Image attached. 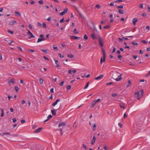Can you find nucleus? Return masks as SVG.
I'll return each instance as SVG.
<instances>
[{"instance_id": "obj_1", "label": "nucleus", "mask_w": 150, "mask_h": 150, "mask_svg": "<svg viewBox=\"0 0 150 150\" xmlns=\"http://www.w3.org/2000/svg\"><path fill=\"white\" fill-rule=\"evenodd\" d=\"M120 74L117 71H115L112 74V76L113 79L116 81H119L121 80L122 78L121 76L122 74L120 75H118Z\"/></svg>"}, {"instance_id": "obj_2", "label": "nucleus", "mask_w": 150, "mask_h": 150, "mask_svg": "<svg viewBox=\"0 0 150 150\" xmlns=\"http://www.w3.org/2000/svg\"><path fill=\"white\" fill-rule=\"evenodd\" d=\"M144 93V91L143 90H140L139 92L137 91L135 93V95H137V98L138 99H139L141 97H142Z\"/></svg>"}, {"instance_id": "obj_3", "label": "nucleus", "mask_w": 150, "mask_h": 150, "mask_svg": "<svg viewBox=\"0 0 150 150\" xmlns=\"http://www.w3.org/2000/svg\"><path fill=\"white\" fill-rule=\"evenodd\" d=\"M102 51L103 53V59H102V58L101 57L100 59V63L102 64V62H104L105 61V58L106 57V53L105 51L104 50L103 48L102 49Z\"/></svg>"}, {"instance_id": "obj_4", "label": "nucleus", "mask_w": 150, "mask_h": 150, "mask_svg": "<svg viewBox=\"0 0 150 150\" xmlns=\"http://www.w3.org/2000/svg\"><path fill=\"white\" fill-rule=\"evenodd\" d=\"M98 40L99 42V43L100 44V47H102L103 46V43L101 38L100 37H99L98 38Z\"/></svg>"}, {"instance_id": "obj_5", "label": "nucleus", "mask_w": 150, "mask_h": 150, "mask_svg": "<svg viewBox=\"0 0 150 150\" xmlns=\"http://www.w3.org/2000/svg\"><path fill=\"white\" fill-rule=\"evenodd\" d=\"M60 106L59 107H58V108H57V109H56L55 110H54V109L52 110H51V113L53 115H56V110H58L60 108Z\"/></svg>"}, {"instance_id": "obj_6", "label": "nucleus", "mask_w": 150, "mask_h": 150, "mask_svg": "<svg viewBox=\"0 0 150 150\" xmlns=\"http://www.w3.org/2000/svg\"><path fill=\"white\" fill-rule=\"evenodd\" d=\"M68 9L67 8L66 9L64 10V11L60 13H59V15L60 16H63L66 13H67L68 12Z\"/></svg>"}, {"instance_id": "obj_7", "label": "nucleus", "mask_w": 150, "mask_h": 150, "mask_svg": "<svg viewBox=\"0 0 150 150\" xmlns=\"http://www.w3.org/2000/svg\"><path fill=\"white\" fill-rule=\"evenodd\" d=\"M28 34L30 35V37L29 38V39H30L31 38H34L35 37V36L33 35V34L31 32H30L29 30H28Z\"/></svg>"}, {"instance_id": "obj_8", "label": "nucleus", "mask_w": 150, "mask_h": 150, "mask_svg": "<svg viewBox=\"0 0 150 150\" xmlns=\"http://www.w3.org/2000/svg\"><path fill=\"white\" fill-rule=\"evenodd\" d=\"M138 21V19L137 18H134L132 20V23L133 24L135 25H136V22Z\"/></svg>"}, {"instance_id": "obj_9", "label": "nucleus", "mask_w": 150, "mask_h": 150, "mask_svg": "<svg viewBox=\"0 0 150 150\" xmlns=\"http://www.w3.org/2000/svg\"><path fill=\"white\" fill-rule=\"evenodd\" d=\"M43 128L42 127H40L37 129H36L34 132V133H37L40 132L42 129Z\"/></svg>"}, {"instance_id": "obj_10", "label": "nucleus", "mask_w": 150, "mask_h": 150, "mask_svg": "<svg viewBox=\"0 0 150 150\" xmlns=\"http://www.w3.org/2000/svg\"><path fill=\"white\" fill-rule=\"evenodd\" d=\"M17 24V21L15 20H13L10 21V25H13Z\"/></svg>"}, {"instance_id": "obj_11", "label": "nucleus", "mask_w": 150, "mask_h": 150, "mask_svg": "<svg viewBox=\"0 0 150 150\" xmlns=\"http://www.w3.org/2000/svg\"><path fill=\"white\" fill-rule=\"evenodd\" d=\"M90 125L93 127V130L94 131L96 129V126L95 124H92V125L91 124V122H89Z\"/></svg>"}, {"instance_id": "obj_12", "label": "nucleus", "mask_w": 150, "mask_h": 150, "mask_svg": "<svg viewBox=\"0 0 150 150\" xmlns=\"http://www.w3.org/2000/svg\"><path fill=\"white\" fill-rule=\"evenodd\" d=\"M103 77V75L101 74L100 75L96 78H95V79L96 80H98L102 78Z\"/></svg>"}, {"instance_id": "obj_13", "label": "nucleus", "mask_w": 150, "mask_h": 150, "mask_svg": "<svg viewBox=\"0 0 150 150\" xmlns=\"http://www.w3.org/2000/svg\"><path fill=\"white\" fill-rule=\"evenodd\" d=\"M60 101V100L59 99H58L54 102L52 104V105L53 106H54L57 103Z\"/></svg>"}, {"instance_id": "obj_14", "label": "nucleus", "mask_w": 150, "mask_h": 150, "mask_svg": "<svg viewBox=\"0 0 150 150\" xmlns=\"http://www.w3.org/2000/svg\"><path fill=\"white\" fill-rule=\"evenodd\" d=\"M66 125V124L64 122H60L59 123L58 127H60L61 126H64Z\"/></svg>"}, {"instance_id": "obj_15", "label": "nucleus", "mask_w": 150, "mask_h": 150, "mask_svg": "<svg viewBox=\"0 0 150 150\" xmlns=\"http://www.w3.org/2000/svg\"><path fill=\"white\" fill-rule=\"evenodd\" d=\"M52 117V115H49L47 117V119L44 121V122H47L49 120H50V118H51Z\"/></svg>"}, {"instance_id": "obj_16", "label": "nucleus", "mask_w": 150, "mask_h": 150, "mask_svg": "<svg viewBox=\"0 0 150 150\" xmlns=\"http://www.w3.org/2000/svg\"><path fill=\"white\" fill-rule=\"evenodd\" d=\"M45 40V38H39L38 39L37 42H41L42 41Z\"/></svg>"}, {"instance_id": "obj_17", "label": "nucleus", "mask_w": 150, "mask_h": 150, "mask_svg": "<svg viewBox=\"0 0 150 150\" xmlns=\"http://www.w3.org/2000/svg\"><path fill=\"white\" fill-rule=\"evenodd\" d=\"M91 38L93 40L96 39V37L94 33H93L91 35Z\"/></svg>"}, {"instance_id": "obj_18", "label": "nucleus", "mask_w": 150, "mask_h": 150, "mask_svg": "<svg viewBox=\"0 0 150 150\" xmlns=\"http://www.w3.org/2000/svg\"><path fill=\"white\" fill-rule=\"evenodd\" d=\"M15 15L16 16H21V13H19L18 11H16L15 12Z\"/></svg>"}, {"instance_id": "obj_19", "label": "nucleus", "mask_w": 150, "mask_h": 150, "mask_svg": "<svg viewBox=\"0 0 150 150\" xmlns=\"http://www.w3.org/2000/svg\"><path fill=\"white\" fill-rule=\"evenodd\" d=\"M131 81L130 80H129L128 81V84L126 86L127 88L131 86Z\"/></svg>"}, {"instance_id": "obj_20", "label": "nucleus", "mask_w": 150, "mask_h": 150, "mask_svg": "<svg viewBox=\"0 0 150 150\" xmlns=\"http://www.w3.org/2000/svg\"><path fill=\"white\" fill-rule=\"evenodd\" d=\"M71 38L73 39H74L75 40H77L78 38H80L79 37H77V36H71L70 37Z\"/></svg>"}, {"instance_id": "obj_21", "label": "nucleus", "mask_w": 150, "mask_h": 150, "mask_svg": "<svg viewBox=\"0 0 150 150\" xmlns=\"http://www.w3.org/2000/svg\"><path fill=\"white\" fill-rule=\"evenodd\" d=\"M89 84V82H87V83L86 85L85 86V87L83 88V89H85L87 88H88V87Z\"/></svg>"}, {"instance_id": "obj_22", "label": "nucleus", "mask_w": 150, "mask_h": 150, "mask_svg": "<svg viewBox=\"0 0 150 150\" xmlns=\"http://www.w3.org/2000/svg\"><path fill=\"white\" fill-rule=\"evenodd\" d=\"M96 103L95 102V101L94 100L91 106V107L92 108H93L95 106V105L96 104Z\"/></svg>"}, {"instance_id": "obj_23", "label": "nucleus", "mask_w": 150, "mask_h": 150, "mask_svg": "<svg viewBox=\"0 0 150 150\" xmlns=\"http://www.w3.org/2000/svg\"><path fill=\"white\" fill-rule=\"evenodd\" d=\"M67 57L70 58H73L74 57V55L71 54H68Z\"/></svg>"}, {"instance_id": "obj_24", "label": "nucleus", "mask_w": 150, "mask_h": 150, "mask_svg": "<svg viewBox=\"0 0 150 150\" xmlns=\"http://www.w3.org/2000/svg\"><path fill=\"white\" fill-rule=\"evenodd\" d=\"M110 28V26L109 25H107L104 27V29H109Z\"/></svg>"}, {"instance_id": "obj_25", "label": "nucleus", "mask_w": 150, "mask_h": 150, "mask_svg": "<svg viewBox=\"0 0 150 150\" xmlns=\"http://www.w3.org/2000/svg\"><path fill=\"white\" fill-rule=\"evenodd\" d=\"M118 11L120 14H122L124 13L123 10L121 9H118Z\"/></svg>"}, {"instance_id": "obj_26", "label": "nucleus", "mask_w": 150, "mask_h": 150, "mask_svg": "<svg viewBox=\"0 0 150 150\" xmlns=\"http://www.w3.org/2000/svg\"><path fill=\"white\" fill-rule=\"evenodd\" d=\"M15 89L16 92L18 91L19 90V88L17 86H15Z\"/></svg>"}, {"instance_id": "obj_27", "label": "nucleus", "mask_w": 150, "mask_h": 150, "mask_svg": "<svg viewBox=\"0 0 150 150\" xmlns=\"http://www.w3.org/2000/svg\"><path fill=\"white\" fill-rule=\"evenodd\" d=\"M39 81L40 84H42L43 83V80L42 79H39Z\"/></svg>"}, {"instance_id": "obj_28", "label": "nucleus", "mask_w": 150, "mask_h": 150, "mask_svg": "<svg viewBox=\"0 0 150 150\" xmlns=\"http://www.w3.org/2000/svg\"><path fill=\"white\" fill-rule=\"evenodd\" d=\"M83 147L85 149L87 150V147H86V145L83 144Z\"/></svg>"}, {"instance_id": "obj_29", "label": "nucleus", "mask_w": 150, "mask_h": 150, "mask_svg": "<svg viewBox=\"0 0 150 150\" xmlns=\"http://www.w3.org/2000/svg\"><path fill=\"white\" fill-rule=\"evenodd\" d=\"M38 2L40 4H42L43 3V1L42 0H40Z\"/></svg>"}, {"instance_id": "obj_30", "label": "nucleus", "mask_w": 150, "mask_h": 150, "mask_svg": "<svg viewBox=\"0 0 150 150\" xmlns=\"http://www.w3.org/2000/svg\"><path fill=\"white\" fill-rule=\"evenodd\" d=\"M42 25H43V27L44 28H46L47 25H46V23H43Z\"/></svg>"}, {"instance_id": "obj_31", "label": "nucleus", "mask_w": 150, "mask_h": 150, "mask_svg": "<svg viewBox=\"0 0 150 150\" xmlns=\"http://www.w3.org/2000/svg\"><path fill=\"white\" fill-rule=\"evenodd\" d=\"M71 88V86L70 85H68L67 86V90H70Z\"/></svg>"}, {"instance_id": "obj_32", "label": "nucleus", "mask_w": 150, "mask_h": 150, "mask_svg": "<svg viewBox=\"0 0 150 150\" xmlns=\"http://www.w3.org/2000/svg\"><path fill=\"white\" fill-rule=\"evenodd\" d=\"M18 136V134H13L11 135V137H17Z\"/></svg>"}, {"instance_id": "obj_33", "label": "nucleus", "mask_w": 150, "mask_h": 150, "mask_svg": "<svg viewBox=\"0 0 150 150\" xmlns=\"http://www.w3.org/2000/svg\"><path fill=\"white\" fill-rule=\"evenodd\" d=\"M117 8H123V6L121 5L118 6L117 7Z\"/></svg>"}, {"instance_id": "obj_34", "label": "nucleus", "mask_w": 150, "mask_h": 150, "mask_svg": "<svg viewBox=\"0 0 150 150\" xmlns=\"http://www.w3.org/2000/svg\"><path fill=\"white\" fill-rule=\"evenodd\" d=\"M83 38H84V39H85V40H87L88 39V38L86 34H85L84 35V36H83Z\"/></svg>"}, {"instance_id": "obj_35", "label": "nucleus", "mask_w": 150, "mask_h": 150, "mask_svg": "<svg viewBox=\"0 0 150 150\" xmlns=\"http://www.w3.org/2000/svg\"><path fill=\"white\" fill-rule=\"evenodd\" d=\"M14 80L13 79H12L11 81H10V83H14Z\"/></svg>"}, {"instance_id": "obj_36", "label": "nucleus", "mask_w": 150, "mask_h": 150, "mask_svg": "<svg viewBox=\"0 0 150 150\" xmlns=\"http://www.w3.org/2000/svg\"><path fill=\"white\" fill-rule=\"evenodd\" d=\"M1 111L2 112H1V117H3L4 115V112L2 109L1 110Z\"/></svg>"}, {"instance_id": "obj_37", "label": "nucleus", "mask_w": 150, "mask_h": 150, "mask_svg": "<svg viewBox=\"0 0 150 150\" xmlns=\"http://www.w3.org/2000/svg\"><path fill=\"white\" fill-rule=\"evenodd\" d=\"M64 81H62V82H61V83H60V85L61 86H63V85L64 84Z\"/></svg>"}, {"instance_id": "obj_38", "label": "nucleus", "mask_w": 150, "mask_h": 150, "mask_svg": "<svg viewBox=\"0 0 150 150\" xmlns=\"http://www.w3.org/2000/svg\"><path fill=\"white\" fill-rule=\"evenodd\" d=\"M37 25L38 26H39L40 27L42 26L41 24L39 22H38L37 23Z\"/></svg>"}, {"instance_id": "obj_39", "label": "nucleus", "mask_w": 150, "mask_h": 150, "mask_svg": "<svg viewBox=\"0 0 150 150\" xmlns=\"http://www.w3.org/2000/svg\"><path fill=\"white\" fill-rule=\"evenodd\" d=\"M95 7L96 8L99 9L100 7V6L99 4H98Z\"/></svg>"}, {"instance_id": "obj_40", "label": "nucleus", "mask_w": 150, "mask_h": 150, "mask_svg": "<svg viewBox=\"0 0 150 150\" xmlns=\"http://www.w3.org/2000/svg\"><path fill=\"white\" fill-rule=\"evenodd\" d=\"M117 94L116 93H114L112 94V97H114L116 96H117Z\"/></svg>"}, {"instance_id": "obj_41", "label": "nucleus", "mask_w": 150, "mask_h": 150, "mask_svg": "<svg viewBox=\"0 0 150 150\" xmlns=\"http://www.w3.org/2000/svg\"><path fill=\"white\" fill-rule=\"evenodd\" d=\"M41 50L45 53H47V50H46L42 49Z\"/></svg>"}, {"instance_id": "obj_42", "label": "nucleus", "mask_w": 150, "mask_h": 150, "mask_svg": "<svg viewBox=\"0 0 150 150\" xmlns=\"http://www.w3.org/2000/svg\"><path fill=\"white\" fill-rule=\"evenodd\" d=\"M127 117V115L126 114V113H125L123 117L124 118H126Z\"/></svg>"}, {"instance_id": "obj_43", "label": "nucleus", "mask_w": 150, "mask_h": 150, "mask_svg": "<svg viewBox=\"0 0 150 150\" xmlns=\"http://www.w3.org/2000/svg\"><path fill=\"white\" fill-rule=\"evenodd\" d=\"M50 92L52 93H54V89L53 88H52L50 89Z\"/></svg>"}, {"instance_id": "obj_44", "label": "nucleus", "mask_w": 150, "mask_h": 150, "mask_svg": "<svg viewBox=\"0 0 150 150\" xmlns=\"http://www.w3.org/2000/svg\"><path fill=\"white\" fill-rule=\"evenodd\" d=\"M59 55L61 58H64V55L62 56L61 54L60 53H59Z\"/></svg>"}, {"instance_id": "obj_45", "label": "nucleus", "mask_w": 150, "mask_h": 150, "mask_svg": "<svg viewBox=\"0 0 150 150\" xmlns=\"http://www.w3.org/2000/svg\"><path fill=\"white\" fill-rule=\"evenodd\" d=\"M12 120L13 122H16L17 121L16 119V118H13L12 119Z\"/></svg>"}, {"instance_id": "obj_46", "label": "nucleus", "mask_w": 150, "mask_h": 150, "mask_svg": "<svg viewBox=\"0 0 150 150\" xmlns=\"http://www.w3.org/2000/svg\"><path fill=\"white\" fill-rule=\"evenodd\" d=\"M113 83L112 82H109V83H108L107 84H106V85L108 86V85H111V84H112Z\"/></svg>"}, {"instance_id": "obj_47", "label": "nucleus", "mask_w": 150, "mask_h": 150, "mask_svg": "<svg viewBox=\"0 0 150 150\" xmlns=\"http://www.w3.org/2000/svg\"><path fill=\"white\" fill-rule=\"evenodd\" d=\"M100 101V99H98L97 100H94V101H95V102L96 103L97 102H98L99 101Z\"/></svg>"}, {"instance_id": "obj_48", "label": "nucleus", "mask_w": 150, "mask_h": 150, "mask_svg": "<svg viewBox=\"0 0 150 150\" xmlns=\"http://www.w3.org/2000/svg\"><path fill=\"white\" fill-rule=\"evenodd\" d=\"M64 18H63L62 19L60 20V22L61 23H63L64 22Z\"/></svg>"}, {"instance_id": "obj_49", "label": "nucleus", "mask_w": 150, "mask_h": 150, "mask_svg": "<svg viewBox=\"0 0 150 150\" xmlns=\"http://www.w3.org/2000/svg\"><path fill=\"white\" fill-rule=\"evenodd\" d=\"M77 30L76 28H75L73 32L74 33H79V32H76V31Z\"/></svg>"}, {"instance_id": "obj_50", "label": "nucleus", "mask_w": 150, "mask_h": 150, "mask_svg": "<svg viewBox=\"0 0 150 150\" xmlns=\"http://www.w3.org/2000/svg\"><path fill=\"white\" fill-rule=\"evenodd\" d=\"M132 43L133 45H138V44L137 43L135 42H132Z\"/></svg>"}, {"instance_id": "obj_51", "label": "nucleus", "mask_w": 150, "mask_h": 150, "mask_svg": "<svg viewBox=\"0 0 150 150\" xmlns=\"http://www.w3.org/2000/svg\"><path fill=\"white\" fill-rule=\"evenodd\" d=\"M53 48L54 49H57V47L56 45H53Z\"/></svg>"}, {"instance_id": "obj_52", "label": "nucleus", "mask_w": 150, "mask_h": 150, "mask_svg": "<svg viewBox=\"0 0 150 150\" xmlns=\"http://www.w3.org/2000/svg\"><path fill=\"white\" fill-rule=\"evenodd\" d=\"M118 125L120 127V128H122V125L121 123H119L118 124Z\"/></svg>"}, {"instance_id": "obj_53", "label": "nucleus", "mask_w": 150, "mask_h": 150, "mask_svg": "<svg viewBox=\"0 0 150 150\" xmlns=\"http://www.w3.org/2000/svg\"><path fill=\"white\" fill-rule=\"evenodd\" d=\"M141 42H143L145 44H146L147 43V42L146 40H142L141 41Z\"/></svg>"}, {"instance_id": "obj_54", "label": "nucleus", "mask_w": 150, "mask_h": 150, "mask_svg": "<svg viewBox=\"0 0 150 150\" xmlns=\"http://www.w3.org/2000/svg\"><path fill=\"white\" fill-rule=\"evenodd\" d=\"M108 148V147L107 146L105 145L103 147V149L105 150H107Z\"/></svg>"}, {"instance_id": "obj_55", "label": "nucleus", "mask_w": 150, "mask_h": 150, "mask_svg": "<svg viewBox=\"0 0 150 150\" xmlns=\"http://www.w3.org/2000/svg\"><path fill=\"white\" fill-rule=\"evenodd\" d=\"M139 6L141 8H143V4H141L139 5Z\"/></svg>"}, {"instance_id": "obj_56", "label": "nucleus", "mask_w": 150, "mask_h": 150, "mask_svg": "<svg viewBox=\"0 0 150 150\" xmlns=\"http://www.w3.org/2000/svg\"><path fill=\"white\" fill-rule=\"evenodd\" d=\"M30 29H32V27L31 24H29L28 25Z\"/></svg>"}, {"instance_id": "obj_57", "label": "nucleus", "mask_w": 150, "mask_h": 150, "mask_svg": "<svg viewBox=\"0 0 150 150\" xmlns=\"http://www.w3.org/2000/svg\"><path fill=\"white\" fill-rule=\"evenodd\" d=\"M150 75V71H149L148 73L147 74L146 76V77H147L149 76Z\"/></svg>"}, {"instance_id": "obj_58", "label": "nucleus", "mask_w": 150, "mask_h": 150, "mask_svg": "<svg viewBox=\"0 0 150 150\" xmlns=\"http://www.w3.org/2000/svg\"><path fill=\"white\" fill-rule=\"evenodd\" d=\"M117 57L118 59H121L122 57V56L121 55L119 54L118 55Z\"/></svg>"}, {"instance_id": "obj_59", "label": "nucleus", "mask_w": 150, "mask_h": 150, "mask_svg": "<svg viewBox=\"0 0 150 150\" xmlns=\"http://www.w3.org/2000/svg\"><path fill=\"white\" fill-rule=\"evenodd\" d=\"M37 127V125H34L32 126V128L33 129H35Z\"/></svg>"}, {"instance_id": "obj_60", "label": "nucleus", "mask_w": 150, "mask_h": 150, "mask_svg": "<svg viewBox=\"0 0 150 150\" xmlns=\"http://www.w3.org/2000/svg\"><path fill=\"white\" fill-rule=\"evenodd\" d=\"M51 17L50 16H49L48 18L47 19V20L49 21H51Z\"/></svg>"}, {"instance_id": "obj_61", "label": "nucleus", "mask_w": 150, "mask_h": 150, "mask_svg": "<svg viewBox=\"0 0 150 150\" xmlns=\"http://www.w3.org/2000/svg\"><path fill=\"white\" fill-rule=\"evenodd\" d=\"M116 50L115 48V47H113V50L112 51V53H114Z\"/></svg>"}, {"instance_id": "obj_62", "label": "nucleus", "mask_w": 150, "mask_h": 150, "mask_svg": "<svg viewBox=\"0 0 150 150\" xmlns=\"http://www.w3.org/2000/svg\"><path fill=\"white\" fill-rule=\"evenodd\" d=\"M146 16V13H143L142 14V16H143L145 17V16Z\"/></svg>"}, {"instance_id": "obj_63", "label": "nucleus", "mask_w": 150, "mask_h": 150, "mask_svg": "<svg viewBox=\"0 0 150 150\" xmlns=\"http://www.w3.org/2000/svg\"><path fill=\"white\" fill-rule=\"evenodd\" d=\"M17 47V48H18V50H21V51H22V48H21L20 47L18 46V47Z\"/></svg>"}, {"instance_id": "obj_64", "label": "nucleus", "mask_w": 150, "mask_h": 150, "mask_svg": "<svg viewBox=\"0 0 150 150\" xmlns=\"http://www.w3.org/2000/svg\"><path fill=\"white\" fill-rule=\"evenodd\" d=\"M25 122V120H22L21 121V122L22 123H24Z\"/></svg>"}]
</instances>
